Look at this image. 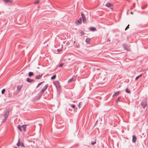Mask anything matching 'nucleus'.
I'll return each mask as SVG.
<instances>
[{
  "label": "nucleus",
  "mask_w": 148,
  "mask_h": 148,
  "mask_svg": "<svg viewBox=\"0 0 148 148\" xmlns=\"http://www.w3.org/2000/svg\"><path fill=\"white\" fill-rule=\"evenodd\" d=\"M10 111V108H8L6 109L5 110L4 114L3 115L4 117H5V118L6 117L8 118Z\"/></svg>",
  "instance_id": "1"
},
{
  "label": "nucleus",
  "mask_w": 148,
  "mask_h": 148,
  "mask_svg": "<svg viewBox=\"0 0 148 148\" xmlns=\"http://www.w3.org/2000/svg\"><path fill=\"white\" fill-rule=\"evenodd\" d=\"M81 15L82 16L83 22L84 23L86 22V17L85 16L84 14L82 12H81Z\"/></svg>",
  "instance_id": "2"
},
{
  "label": "nucleus",
  "mask_w": 148,
  "mask_h": 148,
  "mask_svg": "<svg viewBox=\"0 0 148 148\" xmlns=\"http://www.w3.org/2000/svg\"><path fill=\"white\" fill-rule=\"evenodd\" d=\"M141 106L143 108H144L147 105V103L146 101L142 102L141 104Z\"/></svg>",
  "instance_id": "3"
},
{
  "label": "nucleus",
  "mask_w": 148,
  "mask_h": 148,
  "mask_svg": "<svg viewBox=\"0 0 148 148\" xmlns=\"http://www.w3.org/2000/svg\"><path fill=\"white\" fill-rule=\"evenodd\" d=\"M45 90L42 89L40 90V92L38 93V95L39 97V99L42 96V94L43 93L45 92Z\"/></svg>",
  "instance_id": "4"
},
{
  "label": "nucleus",
  "mask_w": 148,
  "mask_h": 148,
  "mask_svg": "<svg viewBox=\"0 0 148 148\" xmlns=\"http://www.w3.org/2000/svg\"><path fill=\"white\" fill-rule=\"evenodd\" d=\"M82 22V19L81 18H80L77 20L76 22L75 23H77V25L80 24Z\"/></svg>",
  "instance_id": "5"
},
{
  "label": "nucleus",
  "mask_w": 148,
  "mask_h": 148,
  "mask_svg": "<svg viewBox=\"0 0 148 148\" xmlns=\"http://www.w3.org/2000/svg\"><path fill=\"white\" fill-rule=\"evenodd\" d=\"M137 139L136 136L133 135L132 136V141L133 143H135L136 142Z\"/></svg>",
  "instance_id": "6"
},
{
  "label": "nucleus",
  "mask_w": 148,
  "mask_h": 148,
  "mask_svg": "<svg viewBox=\"0 0 148 148\" xmlns=\"http://www.w3.org/2000/svg\"><path fill=\"white\" fill-rule=\"evenodd\" d=\"M21 126V129H22V130L25 132L26 131V128L27 127V125H23Z\"/></svg>",
  "instance_id": "7"
},
{
  "label": "nucleus",
  "mask_w": 148,
  "mask_h": 148,
  "mask_svg": "<svg viewBox=\"0 0 148 148\" xmlns=\"http://www.w3.org/2000/svg\"><path fill=\"white\" fill-rule=\"evenodd\" d=\"M42 74L39 75H38L36 76L35 77V79H38L42 77Z\"/></svg>",
  "instance_id": "8"
},
{
  "label": "nucleus",
  "mask_w": 148,
  "mask_h": 148,
  "mask_svg": "<svg viewBox=\"0 0 148 148\" xmlns=\"http://www.w3.org/2000/svg\"><path fill=\"white\" fill-rule=\"evenodd\" d=\"M89 30L90 31L94 32L96 30V28L95 27H90L89 28Z\"/></svg>",
  "instance_id": "9"
},
{
  "label": "nucleus",
  "mask_w": 148,
  "mask_h": 148,
  "mask_svg": "<svg viewBox=\"0 0 148 148\" xmlns=\"http://www.w3.org/2000/svg\"><path fill=\"white\" fill-rule=\"evenodd\" d=\"M76 80L75 79L73 78H71L68 81V83H69L72 82Z\"/></svg>",
  "instance_id": "10"
},
{
  "label": "nucleus",
  "mask_w": 148,
  "mask_h": 148,
  "mask_svg": "<svg viewBox=\"0 0 148 148\" xmlns=\"http://www.w3.org/2000/svg\"><path fill=\"white\" fill-rule=\"evenodd\" d=\"M86 42L87 44H90L91 42V39L90 38H87L86 40Z\"/></svg>",
  "instance_id": "11"
},
{
  "label": "nucleus",
  "mask_w": 148,
  "mask_h": 148,
  "mask_svg": "<svg viewBox=\"0 0 148 148\" xmlns=\"http://www.w3.org/2000/svg\"><path fill=\"white\" fill-rule=\"evenodd\" d=\"M106 6L108 7H112V5L110 3H107L105 5Z\"/></svg>",
  "instance_id": "12"
},
{
  "label": "nucleus",
  "mask_w": 148,
  "mask_h": 148,
  "mask_svg": "<svg viewBox=\"0 0 148 148\" xmlns=\"http://www.w3.org/2000/svg\"><path fill=\"white\" fill-rule=\"evenodd\" d=\"M22 86H23L22 85H20V86L18 85L17 87V90L18 91H20L21 88L22 87Z\"/></svg>",
  "instance_id": "13"
},
{
  "label": "nucleus",
  "mask_w": 148,
  "mask_h": 148,
  "mask_svg": "<svg viewBox=\"0 0 148 148\" xmlns=\"http://www.w3.org/2000/svg\"><path fill=\"white\" fill-rule=\"evenodd\" d=\"M34 80L33 79H31L29 78H27L26 81L28 82H31L33 81Z\"/></svg>",
  "instance_id": "14"
},
{
  "label": "nucleus",
  "mask_w": 148,
  "mask_h": 148,
  "mask_svg": "<svg viewBox=\"0 0 148 148\" xmlns=\"http://www.w3.org/2000/svg\"><path fill=\"white\" fill-rule=\"evenodd\" d=\"M34 75V73L32 72H29L28 73V76L30 77Z\"/></svg>",
  "instance_id": "15"
},
{
  "label": "nucleus",
  "mask_w": 148,
  "mask_h": 148,
  "mask_svg": "<svg viewBox=\"0 0 148 148\" xmlns=\"http://www.w3.org/2000/svg\"><path fill=\"white\" fill-rule=\"evenodd\" d=\"M49 84H46L43 88L42 89L44 90L45 91L47 88L48 87Z\"/></svg>",
  "instance_id": "16"
},
{
  "label": "nucleus",
  "mask_w": 148,
  "mask_h": 148,
  "mask_svg": "<svg viewBox=\"0 0 148 148\" xmlns=\"http://www.w3.org/2000/svg\"><path fill=\"white\" fill-rule=\"evenodd\" d=\"M123 47L125 49L127 50V46L126 44H123Z\"/></svg>",
  "instance_id": "17"
},
{
  "label": "nucleus",
  "mask_w": 148,
  "mask_h": 148,
  "mask_svg": "<svg viewBox=\"0 0 148 148\" xmlns=\"http://www.w3.org/2000/svg\"><path fill=\"white\" fill-rule=\"evenodd\" d=\"M120 93V92L119 91H117V92H116L114 94V95H113L112 97H114L119 94Z\"/></svg>",
  "instance_id": "18"
},
{
  "label": "nucleus",
  "mask_w": 148,
  "mask_h": 148,
  "mask_svg": "<svg viewBox=\"0 0 148 148\" xmlns=\"http://www.w3.org/2000/svg\"><path fill=\"white\" fill-rule=\"evenodd\" d=\"M44 81H43L42 82L39 83L38 84V85L36 87V88H38L40 85L41 84H42L44 82Z\"/></svg>",
  "instance_id": "19"
},
{
  "label": "nucleus",
  "mask_w": 148,
  "mask_h": 148,
  "mask_svg": "<svg viewBox=\"0 0 148 148\" xmlns=\"http://www.w3.org/2000/svg\"><path fill=\"white\" fill-rule=\"evenodd\" d=\"M12 2V0H5V2L6 3H11Z\"/></svg>",
  "instance_id": "20"
},
{
  "label": "nucleus",
  "mask_w": 148,
  "mask_h": 148,
  "mask_svg": "<svg viewBox=\"0 0 148 148\" xmlns=\"http://www.w3.org/2000/svg\"><path fill=\"white\" fill-rule=\"evenodd\" d=\"M125 92H126L127 93H129V94H130V93H131V92H130V91L128 89V88H126V89H125Z\"/></svg>",
  "instance_id": "21"
},
{
  "label": "nucleus",
  "mask_w": 148,
  "mask_h": 148,
  "mask_svg": "<svg viewBox=\"0 0 148 148\" xmlns=\"http://www.w3.org/2000/svg\"><path fill=\"white\" fill-rule=\"evenodd\" d=\"M18 129L21 132H22V130L21 129V126L20 125H18Z\"/></svg>",
  "instance_id": "22"
},
{
  "label": "nucleus",
  "mask_w": 148,
  "mask_h": 148,
  "mask_svg": "<svg viewBox=\"0 0 148 148\" xmlns=\"http://www.w3.org/2000/svg\"><path fill=\"white\" fill-rule=\"evenodd\" d=\"M56 75H53L51 77V79H54L56 78Z\"/></svg>",
  "instance_id": "23"
},
{
  "label": "nucleus",
  "mask_w": 148,
  "mask_h": 148,
  "mask_svg": "<svg viewBox=\"0 0 148 148\" xmlns=\"http://www.w3.org/2000/svg\"><path fill=\"white\" fill-rule=\"evenodd\" d=\"M20 146H21L23 147V148H24L25 147V145L24 144V143L23 142H21V143Z\"/></svg>",
  "instance_id": "24"
},
{
  "label": "nucleus",
  "mask_w": 148,
  "mask_h": 148,
  "mask_svg": "<svg viewBox=\"0 0 148 148\" xmlns=\"http://www.w3.org/2000/svg\"><path fill=\"white\" fill-rule=\"evenodd\" d=\"M121 98V97H119L116 99V100L115 101L116 102V103H118V101H120V100H119V99L120 98Z\"/></svg>",
  "instance_id": "25"
},
{
  "label": "nucleus",
  "mask_w": 148,
  "mask_h": 148,
  "mask_svg": "<svg viewBox=\"0 0 148 148\" xmlns=\"http://www.w3.org/2000/svg\"><path fill=\"white\" fill-rule=\"evenodd\" d=\"M5 91V89H2L1 90L2 94H4Z\"/></svg>",
  "instance_id": "26"
},
{
  "label": "nucleus",
  "mask_w": 148,
  "mask_h": 148,
  "mask_svg": "<svg viewBox=\"0 0 148 148\" xmlns=\"http://www.w3.org/2000/svg\"><path fill=\"white\" fill-rule=\"evenodd\" d=\"M7 119V118H6V117L5 118V117H4V119L2 121L3 122V123L5 122L6 121Z\"/></svg>",
  "instance_id": "27"
},
{
  "label": "nucleus",
  "mask_w": 148,
  "mask_h": 148,
  "mask_svg": "<svg viewBox=\"0 0 148 148\" xmlns=\"http://www.w3.org/2000/svg\"><path fill=\"white\" fill-rule=\"evenodd\" d=\"M39 2V1L38 0H37L35 1L34 3L35 4H37Z\"/></svg>",
  "instance_id": "28"
},
{
  "label": "nucleus",
  "mask_w": 148,
  "mask_h": 148,
  "mask_svg": "<svg viewBox=\"0 0 148 148\" xmlns=\"http://www.w3.org/2000/svg\"><path fill=\"white\" fill-rule=\"evenodd\" d=\"M70 105L73 108H75V105L74 104H71Z\"/></svg>",
  "instance_id": "29"
},
{
  "label": "nucleus",
  "mask_w": 148,
  "mask_h": 148,
  "mask_svg": "<svg viewBox=\"0 0 148 148\" xmlns=\"http://www.w3.org/2000/svg\"><path fill=\"white\" fill-rule=\"evenodd\" d=\"M80 34L82 36L84 34V32L83 31H82L81 32Z\"/></svg>",
  "instance_id": "30"
},
{
  "label": "nucleus",
  "mask_w": 148,
  "mask_h": 148,
  "mask_svg": "<svg viewBox=\"0 0 148 148\" xmlns=\"http://www.w3.org/2000/svg\"><path fill=\"white\" fill-rule=\"evenodd\" d=\"M129 25H130L129 24H128V25L125 28V30H127V29L129 28Z\"/></svg>",
  "instance_id": "31"
},
{
  "label": "nucleus",
  "mask_w": 148,
  "mask_h": 148,
  "mask_svg": "<svg viewBox=\"0 0 148 148\" xmlns=\"http://www.w3.org/2000/svg\"><path fill=\"white\" fill-rule=\"evenodd\" d=\"M63 65V63H61L59 65V67H62Z\"/></svg>",
  "instance_id": "32"
},
{
  "label": "nucleus",
  "mask_w": 148,
  "mask_h": 148,
  "mask_svg": "<svg viewBox=\"0 0 148 148\" xmlns=\"http://www.w3.org/2000/svg\"><path fill=\"white\" fill-rule=\"evenodd\" d=\"M56 82L58 85H59L60 84V82L58 80L56 81Z\"/></svg>",
  "instance_id": "33"
},
{
  "label": "nucleus",
  "mask_w": 148,
  "mask_h": 148,
  "mask_svg": "<svg viewBox=\"0 0 148 148\" xmlns=\"http://www.w3.org/2000/svg\"><path fill=\"white\" fill-rule=\"evenodd\" d=\"M21 143L20 141V139L19 138L18 140V142H17V143L20 144Z\"/></svg>",
  "instance_id": "34"
},
{
  "label": "nucleus",
  "mask_w": 148,
  "mask_h": 148,
  "mask_svg": "<svg viewBox=\"0 0 148 148\" xmlns=\"http://www.w3.org/2000/svg\"><path fill=\"white\" fill-rule=\"evenodd\" d=\"M96 143V141H94L91 144L92 145H93Z\"/></svg>",
  "instance_id": "35"
},
{
  "label": "nucleus",
  "mask_w": 148,
  "mask_h": 148,
  "mask_svg": "<svg viewBox=\"0 0 148 148\" xmlns=\"http://www.w3.org/2000/svg\"><path fill=\"white\" fill-rule=\"evenodd\" d=\"M138 79H139V75L137 77H136L135 78V80H137Z\"/></svg>",
  "instance_id": "36"
},
{
  "label": "nucleus",
  "mask_w": 148,
  "mask_h": 148,
  "mask_svg": "<svg viewBox=\"0 0 148 148\" xmlns=\"http://www.w3.org/2000/svg\"><path fill=\"white\" fill-rule=\"evenodd\" d=\"M16 145L18 147H19L20 146V144H18V143H16Z\"/></svg>",
  "instance_id": "37"
},
{
  "label": "nucleus",
  "mask_w": 148,
  "mask_h": 148,
  "mask_svg": "<svg viewBox=\"0 0 148 148\" xmlns=\"http://www.w3.org/2000/svg\"><path fill=\"white\" fill-rule=\"evenodd\" d=\"M60 51V49H57V51H58V52H59V51Z\"/></svg>",
  "instance_id": "38"
},
{
  "label": "nucleus",
  "mask_w": 148,
  "mask_h": 148,
  "mask_svg": "<svg viewBox=\"0 0 148 148\" xmlns=\"http://www.w3.org/2000/svg\"><path fill=\"white\" fill-rule=\"evenodd\" d=\"M80 103H81V102H79V106H78V107L79 108H80Z\"/></svg>",
  "instance_id": "39"
},
{
  "label": "nucleus",
  "mask_w": 148,
  "mask_h": 148,
  "mask_svg": "<svg viewBox=\"0 0 148 148\" xmlns=\"http://www.w3.org/2000/svg\"><path fill=\"white\" fill-rule=\"evenodd\" d=\"M69 43V42L68 41H67L66 43V44H68Z\"/></svg>",
  "instance_id": "40"
},
{
  "label": "nucleus",
  "mask_w": 148,
  "mask_h": 148,
  "mask_svg": "<svg viewBox=\"0 0 148 148\" xmlns=\"http://www.w3.org/2000/svg\"><path fill=\"white\" fill-rule=\"evenodd\" d=\"M110 41V40L109 38L108 39V40H107V41Z\"/></svg>",
  "instance_id": "41"
},
{
  "label": "nucleus",
  "mask_w": 148,
  "mask_h": 148,
  "mask_svg": "<svg viewBox=\"0 0 148 148\" xmlns=\"http://www.w3.org/2000/svg\"><path fill=\"white\" fill-rule=\"evenodd\" d=\"M142 76V74H141L140 75H139V77H141Z\"/></svg>",
  "instance_id": "42"
},
{
  "label": "nucleus",
  "mask_w": 148,
  "mask_h": 148,
  "mask_svg": "<svg viewBox=\"0 0 148 148\" xmlns=\"http://www.w3.org/2000/svg\"><path fill=\"white\" fill-rule=\"evenodd\" d=\"M131 13L132 14H133V13L132 12H131Z\"/></svg>",
  "instance_id": "43"
},
{
  "label": "nucleus",
  "mask_w": 148,
  "mask_h": 148,
  "mask_svg": "<svg viewBox=\"0 0 148 148\" xmlns=\"http://www.w3.org/2000/svg\"><path fill=\"white\" fill-rule=\"evenodd\" d=\"M14 148H18L16 147H15Z\"/></svg>",
  "instance_id": "44"
},
{
  "label": "nucleus",
  "mask_w": 148,
  "mask_h": 148,
  "mask_svg": "<svg viewBox=\"0 0 148 148\" xmlns=\"http://www.w3.org/2000/svg\"><path fill=\"white\" fill-rule=\"evenodd\" d=\"M97 121H98V120H97V121H96V123H97Z\"/></svg>",
  "instance_id": "45"
},
{
  "label": "nucleus",
  "mask_w": 148,
  "mask_h": 148,
  "mask_svg": "<svg viewBox=\"0 0 148 148\" xmlns=\"http://www.w3.org/2000/svg\"><path fill=\"white\" fill-rule=\"evenodd\" d=\"M64 147H61V148H64Z\"/></svg>",
  "instance_id": "46"
},
{
  "label": "nucleus",
  "mask_w": 148,
  "mask_h": 148,
  "mask_svg": "<svg viewBox=\"0 0 148 148\" xmlns=\"http://www.w3.org/2000/svg\"><path fill=\"white\" fill-rule=\"evenodd\" d=\"M3 1L5 2V0H3Z\"/></svg>",
  "instance_id": "47"
},
{
  "label": "nucleus",
  "mask_w": 148,
  "mask_h": 148,
  "mask_svg": "<svg viewBox=\"0 0 148 148\" xmlns=\"http://www.w3.org/2000/svg\"><path fill=\"white\" fill-rule=\"evenodd\" d=\"M18 148H22L19 147Z\"/></svg>",
  "instance_id": "48"
}]
</instances>
